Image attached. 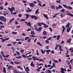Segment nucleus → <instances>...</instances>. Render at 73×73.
Here are the masks:
<instances>
[{
    "mask_svg": "<svg viewBox=\"0 0 73 73\" xmlns=\"http://www.w3.org/2000/svg\"><path fill=\"white\" fill-rule=\"evenodd\" d=\"M0 20L3 22H5L7 19L6 18L4 17L3 16H0Z\"/></svg>",
    "mask_w": 73,
    "mask_h": 73,
    "instance_id": "f257e3e1",
    "label": "nucleus"
},
{
    "mask_svg": "<svg viewBox=\"0 0 73 73\" xmlns=\"http://www.w3.org/2000/svg\"><path fill=\"white\" fill-rule=\"evenodd\" d=\"M12 8H10L9 7L8 9L10 11H11V14L12 15H13V11H15V8L13 7H12Z\"/></svg>",
    "mask_w": 73,
    "mask_h": 73,
    "instance_id": "f03ea898",
    "label": "nucleus"
},
{
    "mask_svg": "<svg viewBox=\"0 0 73 73\" xmlns=\"http://www.w3.org/2000/svg\"><path fill=\"white\" fill-rule=\"evenodd\" d=\"M42 27H40L39 28H37V27H35V29L38 32H41V30H42Z\"/></svg>",
    "mask_w": 73,
    "mask_h": 73,
    "instance_id": "7ed1b4c3",
    "label": "nucleus"
},
{
    "mask_svg": "<svg viewBox=\"0 0 73 73\" xmlns=\"http://www.w3.org/2000/svg\"><path fill=\"white\" fill-rule=\"evenodd\" d=\"M72 28V25H71L70 26V28L69 27H67V33H69V32H70V30Z\"/></svg>",
    "mask_w": 73,
    "mask_h": 73,
    "instance_id": "20e7f679",
    "label": "nucleus"
},
{
    "mask_svg": "<svg viewBox=\"0 0 73 73\" xmlns=\"http://www.w3.org/2000/svg\"><path fill=\"white\" fill-rule=\"evenodd\" d=\"M33 59L34 61H36V60L38 61H42L43 62H44V60L43 59H39L38 58H33Z\"/></svg>",
    "mask_w": 73,
    "mask_h": 73,
    "instance_id": "39448f33",
    "label": "nucleus"
},
{
    "mask_svg": "<svg viewBox=\"0 0 73 73\" xmlns=\"http://www.w3.org/2000/svg\"><path fill=\"white\" fill-rule=\"evenodd\" d=\"M66 12L68 13H69V14H67V15H68V16H71V17H73V15L72 14L70 13V12L69 11H66Z\"/></svg>",
    "mask_w": 73,
    "mask_h": 73,
    "instance_id": "423d86ee",
    "label": "nucleus"
},
{
    "mask_svg": "<svg viewBox=\"0 0 73 73\" xmlns=\"http://www.w3.org/2000/svg\"><path fill=\"white\" fill-rule=\"evenodd\" d=\"M31 17L32 19H34L35 20H37V19H38V18L36 16L31 15Z\"/></svg>",
    "mask_w": 73,
    "mask_h": 73,
    "instance_id": "0eeeda50",
    "label": "nucleus"
},
{
    "mask_svg": "<svg viewBox=\"0 0 73 73\" xmlns=\"http://www.w3.org/2000/svg\"><path fill=\"white\" fill-rule=\"evenodd\" d=\"M25 23L27 24V26H31V25H32V24L31 23V22L27 23V22L25 21Z\"/></svg>",
    "mask_w": 73,
    "mask_h": 73,
    "instance_id": "6e6552de",
    "label": "nucleus"
},
{
    "mask_svg": "<svg viewBox=\"0 0 73 73\" xmlns=\"http://www.w3.org/2000/svg\"><path fill=\"white\" fill-rule=\"evenodd\" d=\"M58 47L59 48V50L60 51H63V50L62 49V47H61V45L60 44L58 45Z\"/></svg>",
    "mask_w": 73,
    "mask_h": 73,
    "instance_id": "1a4fd4ad",
    "label": "nucleus"
},
{
    "mask_svg": "<svg viewBox=\"0 0 73 73\" xmlns=\"http://www.w3.org/2000/svg\"><path fill=\"white\" fill-rule=\"evenodd\" d=\"M70 23L69 22H68L67 24V25H66V28H68V27H70Z\"/></svg>",
    "mask_w": 73,
    "mask_h": 73,
    "instance_id": "9d476101",
    "label": "nucleus"
},
{
    "mask_svg": "<svg viewBox=\"0 0 73 73\" xmlns=\"http://www.w3.org/2000/svg\"><path fill=\"white\" fill-rule=\"evenodd\" d=\"M62 27L63 28V29L62 30V34H63V33H64V31L66 29V28L64 26H62Z\"/></svg>",
    "mask_w": 73,
    "mask_h": 73,
    "instance_id": "9b49d317",
    "label": "nucleus"
},
{
    "mask_svg": "<svg viewBox=\"0 0 73 73\" xmlns=\"http://www.w3.org/2000/svg\"><path fill=\"white\" fill-rule=\"evenodd\" d=\"M30 6L31 7H35V4L33 3H30Z\"/></svg>",
    "mask_w": 73,
    "mask_h": 73,
    "instance_id": "f8f14e48",
    "label": "nucleus"
},
{
    "mask_svg": "<svg viewBox=\"0 0 73 73\" xmlns=\"http://www.w3.org/2000/svg\"><path fill=\"white\" fill-rule=\"evenodd\" d=\"M66 41L67 43H70V42H71V39L70 38L69 39H67L66 40Z\"/></svg>",
    "mask_w": 73,
    "mask_h": 73,
    "instance_id": "ddd939ff",
    "label": "nucleus"
},
{
    "mask_svg": "<svg viewBox=\"0 0 73 73\" xmlns=\"http://www.w3.org/2000/svg\"><path fill=\"white\" fill-rule=\"evenodd\" d=\"M39 11V9H38L36 10L35 11V14H38V13H40V12Z\"/></svg>",
    "mask_w": 73,
    "mask_h": 73,
    "instance_id": "4468645a",
    "label": "nucleus"
},
{
    "mask_svg": "<svg viewBox=\"0 0 73 73\" xmlns=\"http://www.w3.org/2000/svg\"><path fill=\"white\" fill-rule=\"evenodd\" d=\"M61 72H62L63 71H65V72H66V69L63 68H61Z\"/></svg>",
    "mask_w": 73,
    "mask_h": 73,
    "instance_id": "2eb2a0df",
    "label": "nucleus"
},
{
    "mask_svg": "<svg viewBox=\"0 0 73 73\" xmlns=\"http://www.w3.org/2000/svg\"><path fill=\"white\" fill-rule=\"evenodd\" d=\"M25 15H26V19H28V18H29V16H30V15H29L28 14H25Z\"/></svg>",
    "mask_w": 73,
    "mask_h": 73,
    "instance_id": "dca6fc26",
    "label": "nucleus"
},
{
    "mask_svg": "<svg viewBox=\"0 0 73 73\" xmlns=\"http://www.w3.org/2000/svg\"><path fill=\"white\" fill-rule=\"evenodd\" d=\"M8 69L9 70H11L13 69V66H10L8 67Z\"/></svg>",
    "mask_w": 73,
    "mask_h": 73,
    "instance_id": "f3484780",
    "label": "nucleus"
},
{
    "mask_svg": "<svg viewBox=\"0 0 73 73\" xmlns=\"http://www.w3.org/2000/svg\"><path fill=\"white\" fill-rule=\"evenodd\" d=\"M67 8L68 9H73V8L72 7H70V6H68L67 7Z\"/></svg>",
    "mask_w": 73,
    "mask_h": 73,
    "instance_id": "a211bd4d",
    "label": "nucleus"
},
{
    "mask_svg": "<svg viewBox=\"0 0 73 73\" xmlns=\"http://www.w3.org/2000/svg\"><path fill=\"white\" fill-rule=\"evenodd\" d=\"M46 34H47V33H46V31H44L43 32L42 35H46Z\"/></svg>",
    "mask_w": 73,
    "mask_h": 73,
    "instance_id": "6ab92c4d",
    "label": "nucleus"
},
{
    "mask_svg": "<svg viewBox=\"0 0 73 73\" xmlns=\"http://www.w3.org/2000/svg\"><path fill=\"white\" fill-rule=\"evenodd\" d=\"M11 33L13 34V35H16L17 34V33L16 32H12Z\"/></svg>",
    "mask_w": 73,
    "mask_h": 73,
    "instance_id": "aec40b11",
    "label": "nucleus"
},
{
    "mask_svg": "<svg viewBox=\"0 0 73 73\" xmlns=\"http://www.w3.org/2000/svg\"><path fill=\"white\" fill-rule=\"evenodd\" d=\"M60 35H58L57 37V41H58V40H60Z\"/></svg>",
    "mask_w": 73,
    "mask_h": 73,
    "instance_id": "412c9836",
    "label": "nucleus"
},
{
    "mask_svg": "<svg viewBox=\"0 0 73 73\" xmlns=\"http://www.w3.org/2000/svg\"><path fill=\"white\" fill-rule=\"evenodd\" d=\"M37 45H39V46H42L43 45L40 44V42H38V43H37Z\"/></svg>",
    "mask_w": 73,
    "mask_h": 73,
    "instance_id": "4be33fe9",
    "label": "nucleus"
},
{
    "mask_svg": "<svg viewBox=\"0 0 73 73\" xmlns=\"http://www.w3.org/2000/svg\"><path fill=\"white\" fill-rule=\"evenodd\" d=\"M40 51L41 53H42V54H44V53L45 52V50H44V51H43V50L42 49H40Z\"/></svg>",
    "mask_w": 73,
    "mask_h": 73,
    "instance_id": "5701e85b",
    "label": "nucleus"
},
{
    "mask_svg": "<svg viewBox=\"0 0 73 73\" xmlns=\"http://www.w3.org/2000/svg\"><path fill=\"white\" fill-rule=\"evenodd\" d=\"M15 73H20L19 72V71L15 69V70L14 71Z\"/></svg>",
    "mask_w": 73,
    "mask_h": 73,
    "instance_id": "b1692460",
    "label": "nucleus"
},
{
    "mask_svg": "<svg viewBox=\"0 0 73 73\" xmlns=\"http://www.w3.org/2000/svg\"><path fill=\"white\" fill-rule=\"evenodd\" d=\"M3 72H4V73H6V69H5V67H3Z\"/></svg>",
    "mask_w": 73,
    "mask_h": 73,
    "instance_id": "393cba45",
    "label": "nucleus"
},
{
    "mask_svg": "<svg viewBox=\"0 0 73 73\" xmlns=\"http://www.w3.org/2000/svg\"><path fill=\"white\" fill-rule=\"evenodd\" d=\"M38 26L39 27H42V25L41 24V23H39L38 24Z\"/></svg>",
    "mask_w": 73,
    "mask_h": 73,
    "instance_id": "a878e982",
    "label": "nucleus"
},
{
    "mask_svg": "<svg viewBox=\"0 0 73 73\" xmlns=\"http://www.w3.org/2000/svg\"><path fill=\"white\" fill-rule=\"evenodd\" d=\"M14 63H15V64H20V62H19L15 61Z\"/></svg>",
    "mask_w": 73,
    "mask_h": 73,
    "instance_id": "bb28decb",
    "label": "nucleus"
},
{
    "mask_svg": "<svg viewBox=\"0 0 73 73\" xmlns=\"http://www.w3.org/2000/svg\"><path fill=\"white\" fill-rule=\"evenodd\" d=\"M43 15L44 17H45V18H46L47 19H48V16L47 15L44 14Z\"/></svg>",
    "mask_w": 73,
    "mask_h": 73,
    "instance_id": "cd10ccee",
    "label": "nucleus"
},
{
    "mask_svg": "<svg viewBox=\"0 0 73 73\" xmlns=\"http://www.w3.org/2000/svg\"><path fill=\"white\" fill-rule=\"evenodd\" d=\"M58 14H59V13H57L53 17H52V18H55V17H56V16H57V15H58Z\"/></svg>",
    "mask_w": 73,
    "mask_h": 73,
    "instance_id": "c85d7f7f",
    "label": "nucleus"
},
{
    "mask_svg": "<svg viewBox=\"0 0 73 73\" xmlns=\"http://www.w3.org/2000/svg\"><path fill=\"white\" fill-rule=\"evenodd\" d=\"M15 57L16 58H18V59H20V58H22V57L21 56H16Z\"/></svg>",
    "mask_w": 73,
    "mask_h": 73,
    "instance_id": "c756f323",
    "label": "nucleus"
},
{
    "mask_svg": "<svg viewBox=\"0 0 73 73\" xmlns=\"http://www.w3.org/2000/svg\"><path fill=\"white\" fill-rule=\"evenodd\" d=\"M31 35H35V32H34V31H31Z\"/></svg>",
    "mask_w": 73,
    "mask_h": 73,
    "instance_id": "7c9ffc66",
    "label": "nucleus"
},
{
    "mask_svg": "<svg viewBox=\"0 0 73 73\" xmlns=\"http://www.w3.org/2000/svg\"><path fill=\"white\" fill-rule=\"evenodd\" d=\"M50 7L53 9H55V7H54V5L51 6Z\"/></svg>",
    "mask_w": 73,
    "mask_h": 73,
    "instance_id": "2f4dec72",
    "label": "nucleus"
},
{
    "mask_svg": "<svg viewBox=\"0 0 73 73\" xmlns=\"http://www.w3.org/2000/svg\"><path fill=\"white\" fill-rule=\"evenodd\" d=\"M63 6H64V7H65V8H68V6H67V5H65V4H63Z\"/></svg>",
    "mask_w": 73,
    "mask_h": 73,
    "instance_id": "473e14b6",
    "label": "nucleus"
},
{
    "mask_svg": "<svg viewBox=\"0 0 73 73\" xmlns=\"http://www.w3.org/2000/svg\"><path fill=\"white\" fill-rule=\"evenodd\" d=\"M52 39V37H50L49 38H47L46 39L47 40H48L49 41H50V40Z\"/></svg>",
    "mask_w": 73,
    "mask_h": 73,
    "instance_id": "72a5a7b5",
    "label": "nucleus"
},
{
    "mask_svg": "<svg viewBox=\"0 0 73 73\" xmlns=\"http://www.w3.org/2000/svg\"><path fill=\"white\" fill-rule=\"evenodd\" d=\"M16 53H17V54L18 55V56H20V52H18V51H16Z\"/></svg>",
    "mask_w": 73,
    "mask_h": 73,
    "instance_id": "f704fd0d",
    "label": "nucleus"
},
{
    "mask_svg": "<svg viewBox=\"0 0 73 73\" xmlns=\"http://www.w3.org/2000/svg\"><path fill=\"white\" fill-rule=\"evenodd\" d=\"M22 56L24 58H27V56H26L24 54H22Z\"/></svg>",
    "mask_w": 73,
    "mask_h": 73,
    "instance_id": "c9c22d12",
    "label": "nucleus"
},
{
    "mask_svg": "<svg viewBox=\"0 0 73 73\" xmlns=\"http://www.w3.org/2000/svg\"><path fill=\"white\" fill-rule=\"evenodd\" d=\"M56 3H59V4H61V3H60V0H59L58 1V0H57L56 1Z\"/></svg>",
    "mask_w": 73,
    "mask_h": 73,
    "instance_id": "e433bc0d",
    "label": "nucleus"
},
{
    "mask_svg": "<svg viewBox=\"0 0 73 73\" xmlns=\"http://www.w3.org/2000/svg\"><path fill=\"white\" fill-rule=\"evenodd\" d=\"M50 51H51V50H46V53H49V52H50Z\"/></svg>",
    "mask_w": 73,
    "mask_h": 73,
    "instance_id": "4c0bfd02",
    "label": "nucleus"
},
{
    "mask_svg": "<svg viewBox=\"0 0 73 73\" xmlns=\"http://www.w3.org/2000/svg\"><path fill=\"white\" fill-rule=\"evenodd\" d=\"M58 7H59V9H61L62 8V6H61V5H58Z\"/></svg>",
    "mask_w": 73,
    "mask_h": 73,
    "instance_id": "58836bf2",
    "label": "nucleus"
},
{
    "mask_svg": "<svg viewBox=\"0 0 73 73\" xmlns=\"http://www.w3.org/2000/svg\"><path fill=\"white\" fill-rule=\"evenodd\" d=\"M24 52V50H21L20 51L21 53H23Z\"/></svg>",
    "mask_w": 73,
    "mask_h": 73,
    "instance_id": "ea45409f",
    "label": "nucleus"
},
{
    "mask_svg": "<svg viewBox=\"0 0 73 73\" xmlns=\"http://www.w3.org/2000/svg\"><path fill=\"white\" fill-rule=\"evenodd\" d=\"M45 42L46 43H47V44H49V41L48 40H46L45 41Z\"/></svg>",
    "mask_w": 73,
    "mask_h": 73,
    "instance_id": "a19ab883",
    "label": "nucleus"
},
{
    "mask_svg": "<svg viewBox=\"0 0 73 73\" xmlns=\"http://www.w3.org/2000/svg\"><path fill=\"white\" fill-rule=\"evenodd\" d=\"M44 28H47L48 27V25H47L46 24H45L44 26Z\"/></svg>",
    "mask_w": 73,
    "mask_h": 73,
    "instance_id": "79ce46f5",
    "label": "nucleus"
},
{
    "mask_svg": "<svg viewBox=\"0 0 73 73\" xmlns=\"http://www.w3.org/2000/svg\"><path fill=\"white\" fill-rule=\"evenodd\" d=\"M3 8H4L2 6L0 7V9L1 11H2V10H3Z\"/></svg>",
    "mask_w": 73,
    "mask_h": 73,
    "instance_id": "37998d69",
    "label": "nucleus"
},
{
    "mask_svg": "<svg viewBox=\"0 0 73 73\" xmlns=\"http://www.w3.org/2000/svg\"><path fill=\"white\" fill-rule=\"evenodd\" d=\"M36 51L37 52L36 54L37 56H38L39 55V54H38V50H36Z\"/></svg>",
    "mask_w": 73,
    "mask_h": 73,
    "instance_id": "c03bdc74",
    "label": "nucleus"
},
{
    "mask_svg": "<svg viewBox=\"0 0 73 73\" xmlns=\"http://www.w3.org/2000/svg\"><path fill=\"white\" fill-rule=\"evenodd\" d=\"M18 17H22V15L21 14H19L18 15Z\"/></svg>",
    "mask_w": 73,
    "mask_h": 73,
    "instance_id": "a18cd8bd",
    "label": "nucleus"
},
{
    "mask_svg": "<svg viewBox=\"0 0 73 73\" xmlns=\"http://www.w3.org/2000/svg\"><path fill=\"white\" fill-rule=\"evenodd\" d=\"M60 11H61V12H64V11H65V9H63L62 10H61Z\"/></svg>",
    "mask_w": 73,
    "mask_h": 73,
    "instance_id": "49530a36",
    "label": "nucleus"
},
{
    "mask_svg": "<svg viewBox=\"0 0 73 73\" xmlns=\"http://www.w3.org/2000/svg\"><path fill=\"white\" fill-rule=\"evenodd\" d=\"M47 72H48V73H52V71H51V70H48Z\"/></svg>",
    "mask_w": 73,
    "mask_h": 73,
    "instance_id": "de8ad7c7",
    "label": "nucleus"
},
{
    "mask_svg": "<svg viewBox=\"0 0 73 73\" xmlns=\"http://www.w3.org/2000/svg\"><path fill=\"white\" fill-rule=\"evenodd\" d=\"M31 56H32V55H29V56H26V57L27 58H28L29 57H31Z\"/></svg>",
    "mask_w": 73,
    "mask_h": 73,
    "instance_id": "09e8293b",
    "label": "nucleus"
},
{
    "mask_svg": "<svg viewBox=\"0 0 73 73\" xmlns=\"http://www.w3.org/2000/svg\"><path fill=\"white\" fill-rule=\"evenodd\" d=\"M2 56L3 57H4L5 58H6V56L4 55V54H2Z\"/></svg>",
    "mask_w": 73,
    "mask_h": 73,
    "instance_id": "8fccbe9b",
    "label": "nucleus"
},
{
    "mask_svg": "<svg viewBox=\"0 0 73 73\" xmlns=\"http://www.w3.org/2000/svg\"><path fill=\"white\" fill-rule=\"evenodd\" d=\"M31 29L29 28L27 30V31H31Z\"/></svg>",
    "mask_w": 73,
    "mask_h": 73,
    "instance_id": "3c124183",
    "label": "nucleus"
},
{
    "mask_svg": "<svg viewBox=\"0 0 73 73\" xmlns=\"http://www.w3.org/2000/svg\"><path fill=\"white\" fill-rule=\"evenodd\" d=\"M28 42H31V38H30L28 39L27 40Z\"/></svg>",
    "mask_w": 73,
    "mask_h": 73,
    "instance_id": "603ef678",
    "label": "nucleus"
},
{
    "mask_svg": "<svg viewBox=\"0 0 73 73\" xmlns=\"http://www.w3.org/2000/svg\"><path fill=\"white\" fill-rule=\"evenodd\" d=\"M3 13H5V14H6V15H8V13L6 12L5 11H3Z\"/></svg>",
    "mask_w": 73,
    "mask_h": 73,
    "instance_id": "864d4df0",
    "label": "nucleus"
},
{
    "mask_svg": "<svg viewBox=\"0 0 73 73\" xmlns=\"http://www.w3.org/2000/svg\"><path fill=\"white\" fill-rule=\"evenodd\" d=\"M29 38V37H27L25 38V40H27V39H28Z\"/></svg>",
    "mask_w": 73,
    "mask_h": 73,
    "instance_id": "5fc2aeb1",
    "label": "nucleus"
},
{
    "mask_svg": "<svg viewBox=\"0 0 73 73\" xmlns=\"http://www.w3.org/2000/svg\"><path fill=\"white\" fill-rule=\"evenodd\" d=\"M10 39V38H5V40L6 41L9 40Z\"/></svg>",
    "mask_w": 73,
    "mask_h": 73,
    "instance_id": "6e6d98bb",
    "label": "nucleus"
},
{
    "mask_svg": "<svg viewBox=\"0 0 73 73\" xmlns=\"http://www.w3.org/2000/svg\"><path fill=\"white\" fill-rule=\"evenodd\" d=\"M26 20L25 19H22L21 21V22H22V21H25Z\"/></svg>",
    "mask_w": 73,
    "mask_h": 73,
    "instance_id": "4d7b16f0",
    "label": "nucleus"
},
{
    "mask_svg": "<svg viewBox=\"0 0 73 73\" xmlns=\"http://www.w3.org/2000/svg\"><path fill=\"white\" fill-rule=\"evenodd\" d=\"M41 3H39L38 4V5H39V6H40V7H42V5L41 4Z\"/></svg>",
    "mask_w": 73,
    "mask_h": 73,
    "instance_id": "13d9d810",
    "label": "nucleus"
},
{
    "mask_svg": "<svg viewBox=\"0 0 73 73\" xmlns=\"http://www.w3.org/2000/svg\"><path fill=\"white\" fill-rule=\"evenodd\" d=\"M30 65L31 66H33V67H35V64H31Z\"/></svg>",
    "mask_w": 73,
    "mask_h": 73,
    "instance_id": "bf43d9fd",
    "label": "nucleus"
},
{
    "mask_svg": "<svg viewBox=\"0 0 73 73\" xmlns=\"http://www.w3.org/2000/svg\"><path fill=\"white\" fill-rule=\"evenodd\" d=\"M6 41L5 39H3L2 40V42H3L4 41Z\"/></svg>",
    "mask_w": 73,
    "mask_h": 73,
    "instance_id": "052dcab7",
    "label": "nucleus"
},
{
    "mask_svg": "<svg viewBox=\"0 0 73 73\" xmlns=\"http://www.w3.org/2000/svg\"><path fill=\"white\" fill-rule=\"evenodd\" d=\"M15 24L16 25H17V24H18V23L16 21H15Z\"/></svg>",
    "mask_w": 73,
    "mask_h": 73,
    "instance_id": "680f3d73",
    "label": "nucleus"
},
{
    "mask_svg": "<svg viewBox=\"0 0 73 73\" xmlns=\"http://www.w3.org/2000/svg\"><path fill=\"white\" fill-rule=\"evenodd\" d=\"M53 62H58V61L57 60H54Z\"/></svg>",
    "mask_w": 73,
    "mask_h": 73,
    "instance_id": "e2e57ef3",
    "label": "nucleus"
},
{
    "mask_svg": "<svg viewBox=\"0 0 73 73\" xmlns=\"http://www.w3.org/2000/svg\"><path fill=\"white\" fill-rule=\"evenodd\" d=\"M52 26H53V27H55V26H56V24L54 23L53 24Z\"/></svg>",
    "mask_w": 73,
    "mask_h": 73,
    "instance_id": "0e129e2a",
    "label": "nucleus"
},
{
    "mask_svg": "<svg viewBox=\"0 0 73 73\" xmlns=\"http://www.w3.org/2000/svg\"><path fill=\"white\" fill-rule=\"evenodd\" d=\"M51 53H52V54H54V50H53L51 52Z\"/></svg>",
    "mask_w": 73,
    "mask_h": 73,
    "instance_id": "69168bd1",
    "label": "nucleus"
},
{
    "mask_svg": "<svg viewBox=\"0 0 73 73\" xmlns=\"http://www.w3.org/2000/svg\"><path fill=\"white\" fill-rule=\"evenodd\" d=\"M29 36L31 37H35V36L34 35H30Z\"/></svg>",
    "mask_w": 73,
    "mask_h": 73,
    "instance_id": "338daca9",
    "label": "nucleus"
},
{
    "mask_svg": "<svg viewBox=\"0 0 73 73\" xmlns=\"http://www.w3.org/2000/svg\"><path fill=\"white\" fill-rule=\"evenodd\" d=\"M5 32L6 33H8V31H7V30H5Z\"/></svg>",
    "mask_w": 73,
    "mask_h": 73,
    "instance_id": "774afa93",
    "label": "nucleus"
}]
</instances>
